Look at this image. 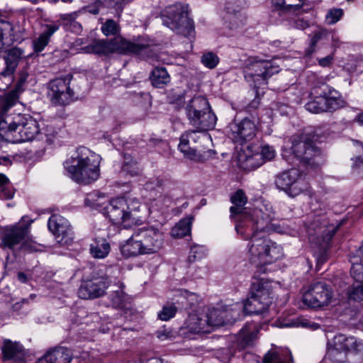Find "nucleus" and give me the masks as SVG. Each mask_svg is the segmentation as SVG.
<instances>
[{
    "instance_id": "obj_1",
    "label": "nucleus",
    "mask_w": 363,
    "mask_h": 363,
    "mask_svg": "<svg viewBox=\"0 0 363 363\" xmlns=\"http://www.w3.org/2000/svg\"><path fill=\"white\" fill-rule=\"evenodd\" d=\"M18 99V89L0 99V138L12 143L31 141L40 132L35 118L14 108Z\"/></svg>"
},
{
    "instance_id": "obj_2",
    "label": "nucleus",
    "mask_w": 363,
    "mask_h": 363,
    "mask_svg": "<svg viewBox=\"0 0 363 363\" xmlns=\"http://www.w3.org/2000/svg\"><path fill=\"white\" fill-rule=\"evenodd\" d=\"M269 222L267 218L262 217L245 228L241 223L235 226L238 233L244 239H250L249 259L257 267L272 264L282 257L284 254L281 246L264 234Z\"/></svg>"
},
{
    "instance_id": "obj_3",
    "label": "nucleus",
    "mask_w": 363,
    "mask_h": 363,
    "mask_svg": "<svg viewBox=\"0 0 363 363\" xmlns=\"http://www.w3.org/2000/svg\"><path fill=\"white\" fill-rule=\"evenodd\" d=\"M100 162V155L85 147H80L64 162V167L72 180L89 184L99 179Z\"/></svg>"
},
{
    "instance_id": "obj_4",
    "label": "nucleus",
    "mask_w": 363,
    "mask_h": 363,
    "mask_svg": "<svg viewBox=\"0 0 363 363\" xmlns=\"http://www.w3.org/2000/svg\"><path fill=\"white\" fill-rule=\"evenodd\" d=\"M164 244V235L157 228L143 227L134 231L131 237L121 246L124 257L158 252Z\"/></svg>"
},
{
    "instance_id": "obj_5",
    "label": "nucleus",
    "mask_w": 363,
    "mask_h": 363,
    "mask_svg": "<svg viewBox=\"0 0 363 363\" xmlns=\"http://www.w3.org/2000/svg\"><path fill=\"white\" fill-rule=\"evenodd\" d=\"M142 204L131 197H118L106 206V215L114 224L131 228L143 223Z\"/></svg>"
},
{
    "instance_id": "obj_6",
    "label": "nucleus",
    "mask_w": 363,
    "mask_h": 363,
    "mask_svg": "<svg viewBox=\"0 0 363 363\" xmlns=\"http://www.w3.org/2000/svg\"><path fill=\"white\" fill-rule=\"evenodd\" d=\"M273 297L272 283L264 279H257L252 284L250 297L243 304L237 303L233 305L230 311L238 320L241 312L244 314H261L272 303Z\"/></svg>"
},
{
    "instance_id": "obj_7",
    "label": "nucleus",
    "mask_w": 363,
    "mask_h": 363,
    "mask_svg": "<svg viewBox=\"0 0 363 363\" xmlns=\"http://www.w3.org/2000/svg\"><path fill=\"white\" fill-rule=\"evenodd\" d=\"M238 317L230 311V308L223 310L211 308L206 313H193L189 315L184 324V328L191 333H208L215 327L235 322Z\"/></svg>"
},
{
    "instance_id": "obj_8",
    "label": "nucleus",
    "mask_w": 363,
    "mask_h": 363,
    "mask_svg": "<svg viewBox=\"0 0 363 363\" xmlns=\"http://www.w3.org/2000/svg\"><path fill=\"white\" fill-rule=\"evenodd\" d=\"M150 45L143 43H132L121 37L113 40H96L83 50L87 53L107 55L113 52L140 55L149 50Z\"/></svg>"
},
{
    "instance_id": "obj_9",
    "label": "nucleus",
    "mask_w": 363,
    "mask_h": 363,
    "mask_svg": "<svg viewBox=\"0 0 363 363\" xmlns=\"http://www.w3.org/2000/svg\"><path fill=\"white\" fill-rule=\"evenodd\" d=\"M161 18L164 25L179 34L191 36L194 33V22L188 16L187 5H170L161 12Z\"/></svg>"
},
{
    "instance_id": "obj_10",
    "label": "nucleus",
    "mask_w": 363,
    "mask_h": 363,
    "mask_svg": "<svg viewBox=\"0 0 363 363\" xmlns=\"http://www.w3.org/2000/svg\"><path fill=\"white\" fill-rule=\"evenodd\" d=\"M274 184L277 189L285 191L291 197L297 196L308 188L307 182L296 169H291L277 174Z\"/></svg>"
},
{
    "instance_id": "obj_11",
    "label": "nucleus",
    "mask_w": 363,
    "mask_h": 363,
    "mask_svg": "<svg viewBox=\"0 0 363 363\" xmlns=\"http://www.w3.org/2000/svg\"><path fill=\"white\" fill-rule=\"evenodd\" d=\"M337 228L338 226L329 225L325 216H315L308 223V240L311 242L325 248L335 234Z\"/></svg>"
},
{
    "instance_id": "obj_12",
    "label": "nucleus",
    "mask_w": 363,
    "mask_h": 363,
    "mask_svg": "<svg viewBox=\"0 0 363 363\" xmlns=\"http://www.w3.org/2000/svg\"><path fill=\"white\" fill-rule=\"evenodd\" d=\"M72 77L56 78L48 84V96L52 104L56 106H65L70 103L74 96V91L69 84Z\"/></svg>"
},
{
    "instance_id": "obj_13",
    "label": "nucleus",
    "mask_w": 363,
    "mask_h": 363,
    "mask_svg": "<svg viewBox=\"0 0 363 363\" xmlns=\"http://www.w3.org/2000/svg\"><path fill=\"white\" fill-rule=\"evenodd\" d=\"M232 203L234 204L230 208V216L235 219L238 224L241 223L244 228L256 222V220H260L262 213L259 209L253 211L252 216L246 215L244 206L247 203V197L244 191L241 189L238 190L230 198Z\"/></svg>"
},
{
    "instance_id": "obj_14",
    "label": "nucleus",
    "mask_w": 363,
    "mask_h": 363,
    "mask_svg": "<svg viewBox=\"0 0 363 363\" xmlns=\"http://www.w3.org/2000/svg\"><path fill=\"white\" fill-rule=\"evenodd\" d=\"M208 140L206 135H199L198 131H187L182 135L179 150L184 156L189 160L199 161L201 158L202 151L201 143Z\"/></svg>"
},
{
    "instance_id": "obj_15",
    "label": "nucleus",
    "mask_w": 363,
    "mask_h": 363,
    "mask_svg": "<svg viewBox=\"0 0 363 363\" xmlns=\"http://www.w3.org/2000/svg\"><path fill=\"white\" fill-rule=\"evenodd\" d=\"M280 69L274 62L269 60H256L248 68L245 75L246 78H250L255 87L267 84V80L272 75L277 74Z\"/></svg>"
},
{
    "instance_id": "obj_16",
    "label": "nucleus",
    "mask_w": 363,
    "mask_h": 363,
    "mask_svg": "<svg viewBox=\"0 0 363 363\" xmlns=\"http://www.w3.org/2000/svg\"><path fill=\"white\" fill-rule=\"evenodd\" d=\"M332 298V291L325 282L318 281L312 284L303 295V302L311 308L327 306Z\"/></svg>"
},
{
    "instance_id": "obj_17",
    "label": "nucleus",
    "mask_w": 363,
    "mask_h": 363,
    "mask_svg": "<svg viewBox=\"0 0 363 363\" xmlns=\"http://www.w3.org/2000/svg\"><path fill=\"white\" fill-rule=\"evenodd\" d=\"M223 19L226 35H233L242 28L245 18L240 13V8L236 1L232 0L226 3Z\"/></svg>"
},
{
    "instance_id": "obj_18",
    "label": "nucleus",
    "mask_w": 363,
    "mask_h": 363,
    "mask_svg": "<svg viewBox=\"0 0 363 363\" xmlns=\"http://www.w3.org/2000/svg\"><path fill=\"white\" fill-rule=\"evenodd\" d=\"M109 285L106 276L93 275L84 280L78 291L79 296L83 299H91L102 296Z\"/></svg>"
},
{
    "instance_id": "obj_19",
    "label": "nucleus",
    "mask_w": 363,
    "mask_h": 363,
    "mask_svg": "<svg viewBox=\"0 0 363 363\" xmlns=\"http://www.w3.org/2000/svg\"><path fill=\"white\" fill-rule=\"evenodd\" d=\"M50 231L61 245H69L73 240V231L69 221L60 215L50 216L48 223Z\"/></svg>"
},
{
    "instance_id": "obj_20",
    "label": "nucleus",
    "mask_w": 363,
    "mask_h": 363,
    "mask_svg": "<svg viewBox=\"0 0 363 363\" xmlns=\"http://www.w3.org/2000/svg\"><path fill=\"white\" fill-rule=\"evenodd\" d=\"M291 150L295 156L301 161L312 167L319 165L320 161V150L311 143L294 140Z\"/></svg>"
},
{
    "instance_id": "obj_21",
    "label": "nucleus",
    "mask_w": 363,
    "mask_h": 363,
    "mask_svg": "<svg viewBox=\"0 0 363 363\" xmlns=\"http://www.w3.org/2000/svg\"><path fill=\"white\" fill-rule=\"evenodd\" d=\"M312 94H321L325 98L327 111H336L345 105L340 94L323 81L318 82L312 89Z\"/></svg>"
},
{
    "instance_id": "obj_22",
    "label": "nucleus",
    "mask_w": 363,
    "mask_h": 363,
    "mask_svg": "<svg viewBox=\"0 0 363 363\" xmlns=\"http://www.w3.org/2000/svg\"><path fill=\"white\" fill-rule=\"evenodd\" d=\"M29 228L30 224L22 223L6 227L1 237L2 246L12 249L17 245H21L23 240L28 238Z\"/></svg>"
},
{
    "instance_id": "obj_23",
    "label": "nucleus",
    "mask_w": 363,
    "mask_h": 363,
    "mask_svg": "<svg viewBox=\"0 0 363 363\" xmlns=\"http://www.w3.org/2000/svg\"><path fill=\"white\" fill-rule=\"evenodd\" d=\"M229 128L232 138L238 143L251 140L257 132L255 122L247 118L240 122L230 123Z\"/></svg>"
},
{
    "instance_id": "obj_24",
    "label": "nucleus",
    "mask_w": 363,
    "mask_h": 363,
    "mask_svg": "<svg viewBox=\"0 0 363 363\" xmlns=\"http://www.w3.org/2000/svg\"><path fill=\"white\" fill-rule=\"evenodd\" d=\"M27 56L28 55H26L25 50L21 48L13 47L9 49L4 56L6 67L0 73V75L2 77L11 76L16 71L19 62Z\"/></svg>"
},
{
    "instance_id": "obj_25",
    "label": "nucleus",
    "mask_w": 363,
    "mask_h": 363,
    "mask_svg": "<svg viewBox=\"0 0 363 363\" xmlns=\"http://www.w3.org/2000/svg\"><path fill=\"white\" fill-rule=\"evenodd\" d=\"M339 337H342V334L335 335L331 341L328 342L327 357L334 363L345 362L347 359V352L350 351L346 347L345 341L341 342L340 344L337 343Z\"/></svg>"
},
{
    "instance_id": "obj_26",
    "label": "nucleus",
    "mask_w": 363,
    "mask_h": 363,
    "mask_svg": "<svg viewBox=\"0 0 363 363\" xmlns=\"http://www.w3.org/2000/svg\"><path fill=\"white\" fill-rule=\"evenodd\" d=\"M210 107L207 99L199 96L191 99L186 106L185 111L189 123L191 125L203 111Z\"/></svg>"
},
{
    "instance_id": "obj_27",
    "label": "nucleus",
    "mask_w": 363,
    "mask_h": 363,
    "mask_svg": "<svg viewBox=\"0 0 363 363\" xmlns=\"http://www.w3.org/2000/svg\"><path fill=\"white\" fill-rule=\"evenodd\" d=\"M72 354L67 348L60 347L48 352L36 363H70Z\"/></svg>"
},
{
    "instance_id": "obj_28",
    "label": "nucleus",
    "mask_w": 363,
    "mask_h": 363,
    "mask_svg": "<svg viewBox=\"0 0 363 363\" xmlns=\"http://www.w3.org/2000/svg\"><path fill=\"white\" fill-rule=\"evenodd\" d=\"M216 121L217 117L209 107L196 118L191 125L199 131H206L214 128Z\"/></svg>"
},
{
    "instance_id": "obj_29",
    "label": "nucleus",
    "mask_w": 363,
    "mask_h": 363,
    "mask_svg": "<svg viewBox=\"0 0 363 363\" xmlns=\"http://www.w3.org/2000/svg\"><path fill=\"white\" fill-rule=\"evenodd\" d=\"M110 251L111 245L104 238H96L89 245V253L94 259H104Z\"/></svg>"
},
{
    "instance_id": "obj_30",
    "label": "nucleus",
    "mask_w": 363,
    "mask_h": 363,
    "mask_svg": "<svg viewBox=\"0 0 363 363\" xmlns=\"http://www.w3.org/2000/svg\"><path fill=\"white\" fill-rule=\"evenodd\" d=\"M60 28V24H47L44 31L33 41V48L36 52H41L48 45L50 37Z\"/></svg>"
},
{
    "instance_id": "obj_31",
    "label": "nucleus",
    "mask_w": 363,
    "mask_h": 363,
    "mask_svg": "<svg viewBox=\"0 0 363 363\" xmlns=\"http://www.w3.org/2000/svg\"><path fill=\"white\" fill-rule=\"evenodd\" d=\"M238 160L240 167L247 171L255 169L263 164L261 155L259 153L247 155L244 152H239Z\"/></svg>"
},
{
    "instance_id": "obj_32",
    "label": "nucleus",
    "mask_w": 363,
    "mask_h": 363,
    "mask_svg": "<svg viewBox=\"0 0 363 363\" xmlns=\"http://www.w3.org/2000/svg\"><path fill=\"white\" fill-rule=\"evenodd\" d=\"M150 79L152 86L157 88H163L171 80L166 68L162 67H155L152 71Z\"/></svg>"
},
{
    "instance_id": "obj_33",
    "label": "nucleus",
    "mask_w": 363,
    "mask_h": 363,
    "mask_svg": "<svg viewBox=\"0 0 363 363\" xmlns=\"http://www.w3.org/2000/svg\"><path fill=\"white\" fill-rule=\"evenodd\" d=\"M352 263L351 275L357 281H363V245L350 260Z\"/></svg>"
},
{
    "instance_id": "obj_34",
    "label": "nucleus",
    "mask_w": 363,
    "mask_h": 363,
    "mask_svg": "<svg viewBox=\"0 0 363 363\" xmlns=\"http://www.w3.org/2000/svg\"><path fill=\"white\" fill-rule=\"evenodd\" d=\"M23 347L19 343L9 340H6L4 342V346L2 347V352L4 358L6 360L12 359L23 353Z\"/></svg>"
},
{
    "instance_id": "obj_35",
    "label": "nucleus",
    "mask_w": 363,
    "mask_h": 363,
    "mask_svg": "<svg viewBox=\"0 0 363 363\" xmlns=\"http://www.w3.org/2000/svg\"><path fill=\"white\" fill-rule=\"evenodd\" d=\"M191 217H186L181 220L171 231V235L175 238H183L190 233L191 223Z\"/></svg>"
},
{
    "instance_id": "obj_36",
    "label": "nucleus",
    "mask_w": 363,
    "mask_h": 363,
    "mask_svg": "<svg viewBox=\"0 0 363 363\" xmlns=\"http://www.w3.org/2000/svg\"><path fill=\"white\" fill-rule=\"evenodd\" d=\"M305 0H272L274 7L286 11H297L304 5Z\"/></svg>"
},
{
    "instance_id": "obj_37",
    "label": "nucleus",
    "mask_w": 363,
    "mask_h": 363,
    "mask_svg": "<svg viewBox=\"0 0 363 363\" xmlns=\"http://www.w3.org/2000/svg\"><path fill=\"white\" fill-rule=\"evenodd\" d=\"M314 95L315 98L305 105L306 109L313 113L327 112V106L325 104V98L321 94Z\"/></svg>"
},
{
    "instance_id": "obj_38",
    "label": "nucleus",
    "mask_w": 363,
    "mask_h": 363,
    "mask_svg": "<svg viewBox=\"0 0 363 363\" xmlns=\"http://www.w3.org/2000/svg\"><path fill=\"white\" fill-rule=\"evenodd\" d=\"M13 194V189L9 179L4 174L0 173V199H11Z\"/></svg>"
},
{
    "instance_id": "obj_39",
    "label": "nucleus",
    "mask_w": 363,
    "mask_h": 363,
    "mask_svg": "<svg viewBox=\"0 0 363 363\" xmlns=\"http://www.w3.org/2000/svg\"><path fill=\"white\" fill-rule=\"evenodd\" d=\"M124 163L122 167L123 172L129 174L130 177H136L141 174V169L138 164V162L132 158L130 155L124 156Z\"/></svg>"
},
{
    "instance_id": "obj_40",
    "label": "nucleus",
    "mask_w": 363,
    "mask_h": 363,
    "mask_svg": "<svg viewBox=\"0 0 363 363\" xmlns=\"http://www.w3.org/2000/svg\"><path fill=\"white\" fill-rule=\"evenodd\" d=\"M337 341L338 344L345 341L346 347L349 348L350 351L363 352V340H357L354 337H347L342 334V337H339Z\"/></svg>"
},
{
    "instance_id": "obj_41",
    "label": "nucleus",
    "mask_w": 363,
    "mask_h": 363,
    "mask_svg": "<svg viewBox=\"0 0 363 363\" xmlns=\"http://www.w3.org/2000/svg\"><path fill=\"white\" fill-rule=\"evenodd\" d=\"M110 298L113 306L115 308H123L128 299L127 295L123 292L121 288L113 291L110 295Z\"/></svg>"
},
{
    "instance_id": "obj_42",
    "label": "nucleus",
    "mask_w": 363,
    "mask_h": 363,
    "mask_svg": "<svg viewBox=\"0 0 363 363\" xmlns=\"http://www.w3.org/2000/svg\"><path fill=\"white\" fill-rule=\"evenodd\" d=\"M201 63L208 69H214L219 63V57L212 52L203 53L201 58Z\"/></svg>"
},
{
    "instance_id": "obj_43",
    "label": "nucleus",
    "mask_w": 363,
    "mask_h": 363,
    "mask_svg": "<svg viewBox=\"0 0 363 363\" xmlns=\"http://www.w3.org/2000/svg\"><path fill=\"white\" fill-rule=\"evenodd\" d=\"M101 31L106 36L117 35L120 31V27L113 19H108L101 26Z\"/></svg>"
},
{
    "instance_id": "obj_44",
    "label": "nucleus",
    "mask_w": 363,
    "mask_h": 363,
    "mask_svg": "<svg viewBox=\"0 0 363 363\" xmlns=\"http://www.w3.org/2000/svg\"><path fill=\"white\" fill-rule=\"evenodd\" d=\"M240 337L243 345H249L256 338L255 329L252 331H250V326L246 325L240 331Z\"/></svg>"
},
{
    "instance_id": "obj_45",
    "label": "nucleus",
    "mask_w": 363,
    "mask_h": 363,
    "mask_svg": "<svg viewBox=\"0 0 363 363\" xmlns=\"http://www.w3.org/2000/svg\"><path fill=\"white\" fill-rule=\"evenodd\" d=\"M177 308L174 305L164 306L162 311L158 313V317L162 320H168L174 316Z\"/></svg>"
},
{
    "instance_id": "obj_46",
    "label": "nucleus",
    "mask_w": 363,
    "mask_h": 363,
    "mask_svg": "<svg viewBox=\"0 0 363 363\" xmlns=\"http://www.w3.org/2000/svg\"><path fill=\"white\" fill-rule=\"evenodd\" d=\"M77 16V12L61 14L60 16V20L57 21L55 23L60 24V26L62 24L67 29H69V26L72 25L74 21L76 20Z\"/></svg>"
},
{
    "instance_id": "obj_47",
    "label": "nucleus",
    "mask_w": 363,
    "mask_h": 363,
    "mask_svg": "<svg viewBox=\"0 0 363 363\" xmlns=\"http://www.w3.org/2000/svg\"><path fill=\"white\" fill-rule=\"evenodd\" d=\"M326 35L327 31L325 30H320L316 32L311 39L310 47L306 50V55L308 56L311 55L314 52L318 42Z\"/></svg>"
},
{
    "instance_id": "obj_48",
    "label": "nucleus",
    "mask_w": 363,
    "mask_h": 363,
    "mask_svg": "<svg viewBox=\"0 0 363 363\" xmlns=\"http://www.w3.org/2000/svg\"><path fill=\"white\" fill-rule=\"evenodd\" d=\"M261 155V158L263 160V163L266 161L272 160L276 155L275 150L273 147L269 145H264L261 147V152L259 153Z\"/></svg>"
},
{
    "instance_id": "obj_49",
    "label": "nucleus",
    "mask_w": 363,
    "mask_h": 363,
    "mask_svg": "<svg viewBox=\"0 0 363 363\" xmlns=\"http://www.w3.org/2000/svg\"><path fill=\"white\" fill-rule=\"evenodd\" d=\"M343 10L341 9H330L326 15V21L328 24L337 23L342 16Z\"/></svg>"
},
{
    "instance_id": "obj_50",
    "label": "nucleus",
    "mask_w": 363,
    "mask_h": 363,
    "mask_svg": "<svg viewBox=\"0 0 363 363\" xmlns=\"http://www.w3.org/2000/svg\"><path fill=\"white\" fill-rule=\"evenodd\" d=\"M262 363H293L291 360L284 362L279 355L273 351L268 352L264 357Z\"/></svg>"
},
{
    "instance_id": "obj_51",
    "label": "nucleus",
    "mask_w": 363,
    "mask_h": 363,
    "mask_svg": "<svg viewBox=\"0 0 363 363\" xmlns=\"http://www.w3.org/2000/svg\"><path fill=\"white\" fill-rule=\"evenodd\" d=\"M355 145L359 152H362V155L357 156L354 159V163L352 164L353 168H357L363 170V144L359 141L355 142Z\"/></svg>"
},
{
    "instance_id": "obj_52",
    "label": "nucleus",
    "mask_w": 363,
    "mask_h": 363,
    "mask_svg": "<svg viewBox=\"0 0 363 363\" xmlns=\"http://www.w3.org/2000/svg\"><path fill=\"white\" fill-rule=\"evenodd\" d=\"M205 255V249L203 246H194L191 249L189 259L195 261L201 259Z\"/></svg>"
},
{
    "instance_id": "obj_53",
    "label": "nucleus",
    "mask_w": 363,
    "mask_h": 363,
    "mask_svg": "<svg viewBox=\"0 0 363 363\" xmlns=\"http://www.w3.org/2000/svg\"><path fill=\"white\" fill-rule=\"evenodd\" d=\"M21 247L23 250L28 252L37 251L38 250V244L30 239L29 234L28 235V238L23 240Z\"/></svg>"
},
{
    "instance_id": "obj_54",
    "label": "nucleus",
    "mask_w": 363,
    "mask_h": 363,
    "mask_svg": "<svg viewBox=\"0 0 363 363\" xmlns=\"http://www.w3.org/2000/svg\"><path fill=\"white\" fill-rule=\"evenodd\" d=\"M350 298L357 301H363V284L352 289Z\"/></svg>"
},
{
    "instance_id": "obj_55",
    "label": "nucleus",
    "mask_w": 363,
    "mask_h": 363,
    "mask_svg": "<svg viewBox=\"0 0 363 363\" xmlns=\"http://www.w3.org/2000/svg\"><path fill=\"white\" fill-rule=\"evenodd\" d=\"M156 334H157V337L160 340H162V341L170 339L172 337V331L170 330H167L166 328L157 330Z\"/></svg>"
},
{
    "instance_id": "obj_56",
    "label": "nucleus",
    "mask_w": 363,
    "mask_h": 363,
    "mask_svg": "<svg viewBox=\"0 0 363 363\" xmlns=\"http://www.w3.org/2000/svg\"><path fill=\"white\" fill-rule=\"evenodd\" d=\"M293 26L298 30H305L309 26V23L307 21L299 18L294 21Z\"/></svg>"
},
{
    "instance_id": "obj_57",
    "label": "nucleus",
    "mask_w": 363,
    "mask_h": 363,
    "mask_svg": "<svg viewBox=\"0 0 363 363\" xmlns=\"http://www.w3.org/2000/svg\"><path fill=\"white\" fill-rule=\"evenodd\" d=\"M333 60V56L329 55L318 60V64L323 67H329Z\"/></svg>"
},
{
    "instance_id": "obj_58",
    "label": "nucleus",
    "mask_w": 363,
    "mask_h": 363,
    "mask_svg": "<svg viewBox=\"0 0 363 363\" xmlns=\"http://www.w3.org/2000/svg\"><path fill=\"white\" fill-rule=\"evenodd\" d=\"M28 303V299L27 298H23L19 301H17L12 304L11 307L13 311L18 312L22 308L23 305Z\"/></svg>"
},
{
    "instance_id": "obj_59",
    "label": "nucleus",
    "mask_w": 363,
    "mask_h": 363,
    "mask_svg": "<svg viewBox=\"0 0 363 363\" xmlns=\"http://www.w3.org/2000/svg\"><path fill=\"white\" fill-rule=\"evenodd\" d=\"M153 183H155V186H160L162 185V181L160 180L157 178H155V179H152V181H150V182L146 183V184H145L146 188L147 189H152V188H153V186H152V184Z\"/></svg>"
},
{
    "instance_id": "obj_60",
    "label": "nucleus",
    "mask_w": 363,
    "mask_h": 363,
    "mask_svg": "<svg viewBox=\"0 0 363 363\" xmlns=\"http://www.w3.org/2000/svg\"><path fill=\"white\" fill-rule=\"evenodd\" d=\"M72 27V30L74 32H79L82 30L81 25L77 22L76 21H74L72 26H69V28H71Z\"/></svg>"
},
{
    "instance_id": "obj_61",
    "label": "nucleus",
    "mask_w": 363,
    "mask_h": 363,
    "mask_svg": "<svg viewBox=\"0 0 363 363\" xmlns=\"http://www.w3.org/2000/svg\"><path fill=\"white\" fill-rule=\"evenodd\" d=\"M17 277L18 281H20L22 283H26L27 281V276L23 272H18L17 274Z\"/></svg>"
},
{
    "instance_id": "obj_62",
    "label": "nucleus",
    "mask_w": 363,
    "mask_h": 363,
    "mask_svg": "<svg viewBox=\"0 0 363 363\" xmlns=\"http://www.w3.org/2000/svg\"><path fill=\"white\" fill-rule=\"evenodd\" d=\"M299 325V323L298 322H296L294 320H289L287 323H284V326L285 327H295V326H298Z\"/></svg>"
},
{
    "instance_id": "obj_63",
    "label": "nucleus",
    "mask_w": 363,
    "mask_h": 363,
    "mask_svg": "<svg viewBox=\"0 0 363 363\" xmlns=\"http://www.w3.org/2000/svg\"><path fill=\"white\" fill-rule=\"evenodd\" d=\"M146 363H163V362L160 358L154 357L148 359Z\"/></svg>"
},
{
    "instance_id": "obj_64",
    "label": "nucleus",
    "mask_w": 363,
    "mask_h": 363,
    "mask_svg": "<svg viewBox=\"0 0 363 363\" xmlns=\"http://www.w3.org/2000/svg\"><path fill=\"white\" fill-rule=\"evenodd\" d=\"M356 121L360 124H363V112L356 116Z\"/></svg>"
}]
</instances>
